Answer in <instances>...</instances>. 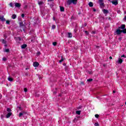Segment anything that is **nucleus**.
Wrapping results in <instances>:
<instances>
[{
	"label": "nucleus",
	"mask_w": 126,
	"mask_h": 126,
	"mask_svg": "<svg viewBox=\"0 0 126 126\" xmlns=\"http://www.w3.org/2000/svg\"><path fill=\"white\" fill-rule=\"evenodd\" d=\"M89 6H90V7H92V6H93V3L92 2H90L89 3Z\"/></svg>",
	"instance_id": "nucleus-17"
},
{
	"label": "nucleus",
	"mask_w": 126,
	"mask_h": 126,
	"mask_svg": "<svg viewBox=\"0 0 126 126\" xmlns=\"http://www.w3.org/2000/svg\"><path fill=\"white\" fill-rule=\"evenodd\" d=\"M124 21H126V16L124 17V18L123 19Z\"/></svg>",
	"instance_id": "nucleus-37"
},
{
	"label": "nucleus",
	"mask_w": 126,
	"mask_h": 126,
	"mask_svg": "<svg viewBox=\"0 0 126 126\" xmlns=\"http://www.w3.org/2000/svg\"><path fill=\"white\" fill-rule=\"evenodd\" d=\"M19 108L20 110H21V107H19Z\"/></svg>",
	"instance_id": "nucleus-51"
},
{
	"label": "nucleus",
	"mask_w": 126,
	"mask_h": 126,
	"mask_svg": "<svg viewBox=\"0 0 126 126\" xmlns=\"http://www.w3.org/2000/svg\"><path fill=\"white\" fill-rule=\"evenodd\" d=\"M12 19H15V18H16V15L13 14L12 15Z\"/></svg>",
	"instance_id": "nucleus-19"
},
{
	"label": "nucleus",
	"mask_w": 126,
	"mask_h": 126,
	"mask_svg": "<svg viewBox=\"0 0 126 126\" xmlns=\"http://www.w3.org/2000/svg\"><path fill=\"white\" fill-rule=\"evenodd\" d=\"M33 66L34 67H38V66H39V63L37 62H34L33 63Z\"/></svg>",
	"instance_id": "nucleus-5"
},
{
	"label": "nucleus",
	"mask_w": 126,
	"mask_h": 126,
	"mask_svg": "<svg viewBox=\"0 0 126 126\" xmlns=\"http://www.w3.org/2000/svg\"><path fill=\"white\" fill-rule=\"evenodd\" d=\"M122 32L124 33V34L126 33V29H124L122 31Z\"/></svg>",
	"instance_id": "nucleus-20"
},
{
	"label": "nucleus",
	"mask_w": 126,
	"mask_h": 126,
	"mask_svg": "<svg viewBox=\"0 0 126 126\" xmlns=\"http://www.w3.org/2000/svg\"><path fill=\"white\" fill-rule=\"evenodd\" d=\"M61 11H64V8L63 6H60Z\"/></svg>",
	"instance_id": "nucleus-15"
},
{
	"label": "nucleus",
	"mask_w": 126,
	"mask_h": 126,
	"mask_svg": "<svg viewBox=\"0 0 126 126\" xmlns=\"http://www.w3.org/2000/svg\"><path fill=\"white\" fill-rule=\"evenodd\" d=\"M25 16V15H24V14H22V17L23 18H24V17Z\"/></svg>",
	"instance_id": "nucleus-35"
},
{
	"label": "nucleus",
	"mask_w": 126,
	"mask_h": 126,
	"mask_svg": "<svg viewBox=\"0 0 126 126\" xmlns=\"http://www.w3.org/2000/svg\"><path fill=\"white\" fill-rule=\"evenodd\" d=\"M85 33H87V34H88V32L87 31H85Z\"/></svg>",
	"instance_id": "nucleus-41"
},
{
	"label": "nucleus",
	"mask_w": 126,
	"mask_h": 126,
	"mask_svg": "<svg viewBox=\"0 0 126 126\" xmlns=\"http://www.w3.org/2000/svg\"><path fill=\"white\" fill-rule=\"evenodd\" d=\"M15 6L16 7H20V6H21V4H20V3H19L15 2Z\"/></svg>",
	"instance_id": "nucleus-8"
},
{
	"label": "nucleus",
	"mask_w": 126,
	"mask_h": 126,
	"mask_svg": "<svg viewBox=\"0 0 126 126\" xmlns=\"http://www.w3.org/2000/svg\"><path fill=\"white\" fill-rule=\"evenodd\" d=\"M117 12H118V13H121V11H120V10H118V11H117Z\"/></svg>",
	"instance_id": "nucleus-40"
},
{
	"label": "nucleus",
	"mask_w": 126,
	"mask_h": 126,
	"mask_svg": "<svg viewBox=\"0 0 126 126\" xmlns=\"http://www.w3.org/2000/svg\"><path fill=\"white\" fill-rule=\"evenodd\" d=\"M24 91L25 92H27V89H26V88H25L24 89Z\"/></svg>",
	"instance_id": "nucleus-31"
},
{
	"label": "nucleus",
	"mask_w": 126,
	"mask_h": 126,
	"mask_svg": "<svg viewBox=\"0 0 126 126\" xmlns=\"http://www.w3.org/2000/svg\"><path fill=\"white\" fill-rule=\"evenodd\" d=\"M98 1L99 2V6L100 8H104L105 7V4H104V2H103V0H98Z\"/></svg>",
	"instance_id": "nucleus-3"
},
{
	"label": "nucleus",
	"mask_w": 126,
	"mask_h": 126,
	"mask_svg": "<svg viewBox=\"0 0 126 126\" xmlns=\"http://www.w3.org/2000/svg\"><path fill=\"white\" fill-rule=\"evenodd\" d=\"M8 80L9 81H12L13 80V79H12V78H11V77H8Z\"/></svg>",
	"instance_id": "nucleus-21"
},
{
	"label": "nucleus",
	"mask_w": 126,
	"mask_h": 126,
	"mask_svg": "<svg viewBox=\"0 0 126 126\" xmlns=\"http://www.w3.org/2000/svg\"><path fill=\"white\" fill-rule=\"evenodd\" d=\"M63 58L62 57V59L59 61V63H63Z\"/></svg>",
	"instance_id": "nucleus-24"
},
{
	"label": "nucleus",
	"mask_w": 126,
	"mask_h": 126,
	"mask_svg": "<svg viewBox=\"0 0 126 126\" xmlns=\"http://www.w3.org/2000/svg\"><path fill=\"white\" fill-rule=\"evenodd\" d=\"M116 63H123V59L119 58L118 60L116 61Z\"/></svg>",
	"instance_id": "nucleus-7"
},
{
	"label": "nucleus",
	"mask_w": 126,
	"mask_h": 126,
	"mask_svg": "<svg viewBox=\"0 0 126 126\" xmlns=\"http://www.w3.org/2000/svg\"><path fill=\"white\" fill-rule=\"evenodd\" d=\"M56 28V26L53 25L52 27V29H55Z\"/></svg>",
	"instance_id": "nucleus-25"
},
{
	"label": "nucleus",
	"mask_w": 126,
	"mask_h": 126,
	"mask_svg": "<svg viewBox=\"0 0 126 126\" xmlns=\"http://www.w3.org/2000/svg\"><path fill=\"white\" fill-rule=\"evenodd\" d=\"M17 39H18L19 41H20V40H21V38H20V37H18Z\"/></svg>",
	"instance_id": "nucleus-38"
},
{
	"label": "nucleus",
	"mask_w": 126,
	"mask_h": 126,
	"mask_svg": "<svg viewBox=\"0 0 126 126\" xmlns=\"http://www.w3.org/2000/svg\"><path fill=\"white\" fill-rule=\"evenodd\" d=\"M93 10V11H94V12L96 11V9H94Z\"/></svg>",
	"instance_id": "nucleus-44"
},
{
	"label": "nucleus",
	"mask_w": 126,
	"mask_h": 126,
	"mask_svg": "<svg viewBox=\"0 0 126 126\" xmlns=\"http://www.w3.org/2000/svg\"><path fill=\"white\" fill-rule=\"evenodd\" d=\"M90 74H91V72L90 73Z\"/></svg>",
	"instance_id": "nucleus-53"
},
{
	"label": "nucleus",
	"mask_w": 126,
	"mask_h": 126,
	"mask_svg": "<svg viewBox=\"0 0 126 126\" xmlns=\"http://www.w3.org/2000/svg\"><path fill=\"white\" fill-rule=\"evenodd\" d=\"M53 20H56V19L55 18V17H53Z\"/></svg>",
	"instance_id": "nucleus-45"
},
{
	"label": "nucleus",
	"mask_w": 126,
	"mask_h": 126,
	"mask_svg": "<svg viewBox=\"0 0 126 126\" xmlns=\"http://www.w3.org/2000/svg\"><path fill=\"white\" fill-rule=\"evenodd\" d=\"M109 59H110V60H112L113 58H112L111 56H110V57H109Z\"/></svg>",
	"instance_id": "nucleus-43"
},
{
	"label": "nucleus",
	"mask_w": 126,
	"mask_h": 126,
	"mask_svg": "<svg viewBox=\"0 0 126 126\" xmlns=\"http://www.w3.org/2000/svg\"><path fill=\"white\" fill-rule=\"evenodd\" d=\"M103 13H104L105 14H107V13H109V11H108V10H106L105 9H104L103 10H102Z\"/></svg>",
	"instance_id": "nucleus-12"
},
{
	"label": "nucleus",
	"mask_w": 126,
	"mask_h": 126,
	"mask_svg": "<svg viewBox=\"0 0 126 126\" xmlns=\"http://www.w3.org/2000/svg\"><path fill=\"white\" fill-rule=\"evenodd\" d=\"M116 92H115V91H113V93H115Z\"/></svg>",
	"instance_id": "nucleus-52"
},
{
	"label": "nucleus",
	"mask_w": 126,
	"mask_h": 126,
	"mask_svg": "<svg viewBox=\"0 0 126 126\" xmlns=\"http://www.w3.org/2000/svg\"><path fill=\"white\" fill-rule=\"evenodd\" d=\"M2 43L3 44H6V41L5 40H4V39H2Z\"/></svg>",
	"instance_id": "nucleus-23"
},
{
	"label": "nucleus",
	"mask_w": 126,
	"mask_h": 126,
	"mask_svg": "<svg viewBox=\"0 0 126 126\" xmlns=\"http://www.w3.org/2000/svg\"><path fill=\"white\" fill-rule=\"evenodd\" d=\"M26 47H27V45H26V44H23L21 46L22 49H25V48H26Z\"/></svg>",
	"instance_id": "nucleus-14"
},
{
	"label": "nucleus",
	"mask_w": 126,
	"mask_h": 126,
	"mask_svg": "<svg viewBox=\"0 0 126 126\" xmlns=\"http://www.w3.org/2000/svg\"><path fill=\"white\" fill-rule=\"evenodd\" d=\"M93 34H95V32H93Z\"/></svg>",
	"instance_id": "nucleus-47"
},
{
	"label": "nucleus",
	"mask_w": 126,
	"mask_h": 126,
	"mask_svg": "<svg viewBox=\"0 0 126 126\" xmlns=\"http://www.w3.org/2000/svg\"><path fill=\"white\" fill-rule=\"evenodd\" d=\"M71 37H72V34L70 32H68V37L71 38Z\"/></svg>",
	"instance_id": "nucleus-13"
},
{
	"label": "nucleus",
	"mask_w": 126,
	"mask_h": 126,
	"mask_svg": "<svg viewBox=\"0 0 126 126\" xmlns=\"http://www.w3.org/2000/svg\"><path fill=\"white\" fill-rule=\"evenodd\" d=\"M4 52H5V53H8V52H9V50L8 49H6L4 50Z\"/></svg>",
	"instance_id": "nucleus-22"
},
{
	"label": "nucleus",
	"mask_w": 126,
	"mask_h": 126,
	"mask_svg": "<svg viewBox=\"0 0 126 126\" xmlns=\"http://www.w3.org/2000/svg\"><path fill=\"white\" fill-rule=\"evenodd\" d=\"M53 46H56L57 45V42H54L53 43Z\"/></svg>",
	"instance_id": "nucleus-27"
},
{
	"label": "nucleus",
	"mask_w": 126,
	"mask_h": 126,
	"mask_svg": "<svg viewBox=\"0 0 126 126\" xmlns=\"http://www.w3.org/2000/svg\"><path fill=\"white\" fill-rule=\"evenodd\" d=\"M37 3H38V5L41 6V5H43V4H44V2H43L42 1H38L37 2Z\"/></svg>",
	"instance_id": "nucleus-9"
},
{
	"label": "nucleus",
	"mask_w": 126,
	"mask_h": 126,
	"mask_svg": "<svg viewBox=\"0 0 126 126\" xmlns=\"http://www.w3.org/2000/svg\"><path fill=\"white\" fill-rule=\"evenodd\" d=\"M9 5L10 6H11V7H13V4H12V3H10Z\"/></svg>",
	"instance_id": "nucleus-26"
},
{
	"label": "nucleus",
	"mask_w": 126,
	"mask_h": 126,
	"mask_svg": "<svg viewBox=\"0 0 126 126\" xmlns=\"http://www.w3.org/2000/svg\"><path fill=\"white\" fill-rule=\"evenodd\" d=\"M7 112H8V113L6 115V119H8V118L10 117V116L12 115V113L11 112V109L9 108H7Z\"/></svg>",
	"instance_id": "nucleus-2"
},
{
	"label": "nucleus",
	"mask_w": 126,
	"mask_h": 126,
	"mask_svg": "<svg viewBox=\"0 0 126 126\" xmlns=\"http://www.w3.org/2000/svg\"><path fill=\"white\" fill-rule=\"evenodd\" d=\"M54 0H48V1H53Z\"/></svg>",
	"instance_id": "nucleus-42"
},
{
	"label": "nucleus",
	"mask_w": 126,
	"mask_h": 126,
	"mask_svg": "<svg viewBox=\"0 0 126 126\" xmlns=\"http://www.w3.org/2000/svg\"><path fill=\"white\" fill-rule=\"evenodd\" d=\"M25 114V112H21L20 113L19 116V117H22V116H23V115H24Z\"/></svg>",
	"instance_id": "nucleus-16"
},
{
	"label": "nucleus",
	"mask_w": 126,
	"mask_h": 126,
	"mask_svg": "<svg viewBox=\"0 0 126 126\" xmlns=\"http://www.w3.org/2000/svg\"><path fill=\"white\" fill-rule=\"evenodd\" d=\"M112 3L114 4V5H117L118 4V1H112Z\"/></svg>",
	"instance_id": "nucleus-11"
},
{
	"label": "nucleus",
	"mask_w": 126,
	"mask_h": 126,
	"mask_svg": "<svg viewBox=\"0 0 126 126\" xmlns=\"http://www.w3.org/2000/svg\"><path fill=\"white\" fill-rule=\"evenodd\" d=\"M40 54H41V53L40 52H37V55H40Z\"/></svg>",
	"instance_id": "nucleus-39"
},
{
	"label": "nucleus",
	"mask_w": 126,
	"mask_h": 126,
	"mask_svg": "<svg viewBox=\"0 0 126 126\" xmlns=\"http://www.w3.org/2000/svg\"><path fill=\"white\" fill-rule=\"evenodd\" d=\"M5 47H7V44H5Z\"/></svg>",
	"instance_id": "nucleus-48"
},
{
	"label": "nucleus",
	"mask_w": 126,
	"mask_h": 126,
	"mask_svg": "<svg viewBox=\"0 0 126 126\" xmlns=\"http://www.w3.org/2000/svg\"><path fill=\"white\" fill-rule=\"evenodd\" d=\"M10 22L9 21H6V24H9Z\"/></svg>",
	"instance_id": "nucleus-32"
},
{
	"label": "nucleus",
	"mask_w": 126,
	"mask_h": 126,
	"mask_svg": "<svg viewBox=\"0 0 126 126\" xmlns=\"http://www.w3.org/2000/svg\"><path fill=\"white\" fill-rule=\"evenodd\" d=\"M119 40L120 41H121V40H122V38L121 37L119 38Z\"/></svg>",
	"instance_id": "nucleus-46"
},
{
	"label": "nucleus",
	"mask_w": 126,
	"mask_h": 126,
	"mask_svg": "<svg viewBox=\"0 0 126 126\" xmlns=\"http://www.w3.org/2000/svg\"><path fill=\"white\" fill-rule=\"evenodd\" d=\"M120 29H118L116 31V33L117 35H121V34L122 33V31H121V30H120Z\"/></svg>",
	"instance_id": "nucleus-4"
},
{
	"label": "nucleus",
	"mask_w": 126,
	"mask_h": 126,
	"mask_svg": "<svg viewBox=\"0 0 126 126\" xmlns=\"http://www.w3.org/2000/svg\"><path fill=\"white\" fill-rule=\"evenodd\" d=\"M0 19L1 21H5V19L3 16H0Z\"/></svg>",
	"instance_id": "nucleus-10"
},
{
	"label": "nucleus",
	"mask_w": 126,
	"mask_h": 126,
	"mask_svg": "<svg viewBox=\"0 0 126 126\" xmlns=\"http://www.w3.org/2000/svg\"><path fill=\"white\" fill-rule=\"evenodd\" d=\"M125 28H126V25L124 24L122 25L121 27H119V29L124 30V29H126Z\"/></svg>",
	"instance_id": "nucleus-6"
},
{
	"label": "nucleus",
	"mask_w": 126,
	"mask_h": 126,
	"mask_svg": "<svg viewBox=\"0 0 126 126\" xmlns=\"http://www.w3.org/2000/svg\"><path fill=\"white\" fill-rule=\"evenodd\" d=\"M121 58H126V57L125 56V55H123L121 56Z\"/></svg>",
	"instance_id": "nucleus-36"
},
{
	"label": "nucleus",
	"mask_w": 126,
	"mask_h": 126,
	"mask_svg": "<svg viewBox=\"0 0 126 126\" xmlns=\"http://www.w3.org/2000/svg\"><path fill=\"white\" fill-rule=\"evenodd\" d=\"M20 26H21V27L23 26V23H20Z\"/></svg>",
	"instance_id": "nucleus-33"
},
{
	"label": "nucleus",
	"mask_w": 126,
	"mask_h": 126,
	"mask_svg": "<svg viewBox=\"0 0 126 126\" xmlns=\"http://www.w3.org/2000/svg\"><path fill=\"white\" fill-rule=\"evenodd\" d=\"M2 61H3L4 62H5V61H6V58L4 57L2 58Z\"/></svg>",
	"instance_id": "nucleus-30"
},
{
	"label": "nucleus",
	"mask_w": 126,
	"mask_h": 126,
	"mask_svg": "<svg viewBox=\"0 0 126 126\" xmlns=\"http://www.w3.org/2000/svg\"><path fill=\"white\" fill-rule=\"evenodd\" d=\"M81 113V111L80 110L76 111V114H77V115H80Z\"/></svg>",
	"instance_id": "nucleus-18"
},
{
	"label": "nucleus",
	"mask_w": 126,
	"mask_h": 126,
	"mask_svg": "<svg viewBox=\"0 0 126 126\" xmlns=\"http://www.w3.org/2000/svg\"><path fill=\"white\" fill-rule=\"evenodd\" d=\"M31 41L32 42V40H31Z\"/></svg>",
	"instance_id": "nucleus-55"
},
{
	"label": "nucleus",
	"mask_w": 126,
	"mask_h": 126,
	"mask_svg": "<svg viewBox=\"0 0 126 126\" xmlns=\"http://www.w3.org/2000/svg\"><path fill=\"white\" fill-rule=\"evenodd\" d=\"M95 117L97 119H98V118H99V115H98V114H95Z\"/></svg>",
	"instance_id": "nucleus-29"
},
{
	"label": "nucleus",
	"mask_w": 126,
	"mask_h": 126,
	"mask_svg": "<svg viewBox=\"0 0 126 126\" xmlns=\"http://www.w3.org/2000/svg\"><path fill=\"white\" fill-rule=\"evenodd\" d=\"M94 126H99V124L98 123H95Z\"/></svg>",
	"instance_id": "nucleus-34"
},
{
	"label": "nucleus",
	"mask_w": 126,
	"mask_h": 126,
	"mask_svg": "<svg viewBox=\"0 0 126 126\" xmlns=\"http://www.w3.org/2000/svg\"><path fill=\"white\" fill-rule=\"evenodd\" d=\"M73 3V4H76L77 3V0H68L67 1V4L68 5H70Z\"/></svg>",
	"instance_id": "nucleus-1"
},
{
	"label": "nucleus",
	"mask_w": 126,
	"mask_h": 126,
	"mask_svg": "<svg viewBox=\"0 0 126 126\" xmlns=\"http://www.w3.org/2000/svg\"><path fill=\"white\" fill-rule=\"evenodd\" d=\"M27 69H28V68H26V70H27Z\"/></svg>",
	"instance_id": "nucleus-50"
},
{
	"label": "nucleus",
	"mask_w": 126,
	"mask_h": 126,
	"mask_svg": "<svg viewBox=\"0 0 126 126\" xmlns=\"http://www.w3.org/2000/svg\"><path fill=\"white\" fill-rule=\"evenodd\" d=\"M93 79H89L87 80V81H88L89 82H90L91 81H92Z\"/></svg>",
	"instance_id": "nucleus-28"
},
{
	"label": "nucleus",
	"mask_w": 126,
	"mask_h": 126,
	"mask_svg": "<svg viewBox=\"0 0 126 126\" xmlns=\"http://www.w3.org/2000/svg\"><path fill=\"white\" fill-rule=\"evenodd\" d=\"M57 94L56 92H54V94Z\"/></svg>",
	"instance_id": "nucleus-49"
},
{
	"label": "nucleus",
	"mask_w": 126,
	"mask_h": 126,
	"mask_svg": "<svg viewBox=\"0 0 126 126\" xmlns=\"http://www.w3.org/2000/svg\"><path fill=\"white\" fill-rule=\"evenodd\" d=\"M125 105H126V102H125Z\"/></svg>",
	"instance_id": "nucleus-54"
}]
</instances>
